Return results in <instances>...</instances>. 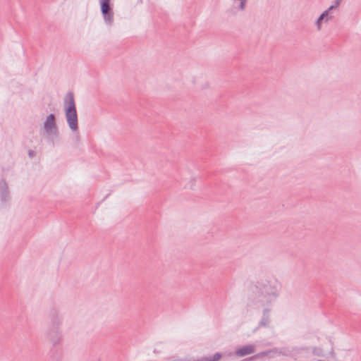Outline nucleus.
<instances>
[{
    "mask_svg": "<svg viewBox=\"0 0 361 361\" xmlns=\"http://www.w3.org/2000/svg\"><path fill=\"white\" fill-rule=\"evenodd\" d=\"M66 116L70 128L75 130L78 128V118L73 94L69 93L65 98Z\"/></svg>",
    "mask_w": 361,
    "mask_h": 361,
    "instance_id": "f257e3e1",
    "label": "nucleus"
},
{
    "mask_svg": "<svg viewBox=\"0 0 361 361\" xmlns=\"http://www.w3.org/2000/svg\"><path fill=\"white\" fill-rule=\"evenodd\" d=\"M100 6L104 19L111 23L113 19V13L110 7V0H100Z\"/></svg>",
    "mask_w": 361,
    "mask_h": 361,
    "instance_id": "f03ea898",
    "label": "nucleus"
},
{
    "mask_svg": "<svg viewBox=\"0 0 361 361\" xmlns=\"http://www.w3.org/2000/svg\"><path fill=\"white\" fill-rule=\"evenodd\" d=\"M255 352V348L253 345H246L238 349L235 354L239 357H243L247 355L252 354Z\"/></svg>",
    "mask_w": 361,
    "mask_h": 361,
    "instance_id": "7ed1b4c3",
    "label": "nucleus"
},
{
    "mask_svg": "<svg viewBox=\"0 0 361 361\" xmlns=\"http://www.w3.org/2000/svg\"><path fill=\"white\" fill-rule=\"evenodd\" d=\"M55 127V118L53 114H50L47 116V120L44 123V128L47 131L52 130Z\"/></svg>",
    "mask_w": 361,
    "mask_h": 361,
    "instance_id": "20e7f679",
    "label": "nucleus"
},
{
    "mask_svg": "<svg viewBox=\"0 0 361 361\" xmlns=\"http://www.w3.org/2000/svg\"><path fill=\"white\" fill-rule=\"evenodd\" d=\"M328 14V11H326L324 12V13H322L321 15V16L319 17V18L317 20V26H318V28L319 29L320 27H321V23H322V21L323 20V19L325 18L326 16H327Z\"/></svg>",
    "mask_w": 361,
    "mask_h": 361,
    "instance_id": "39448f33",
    "label": "nucleus"
}]
</instances>
